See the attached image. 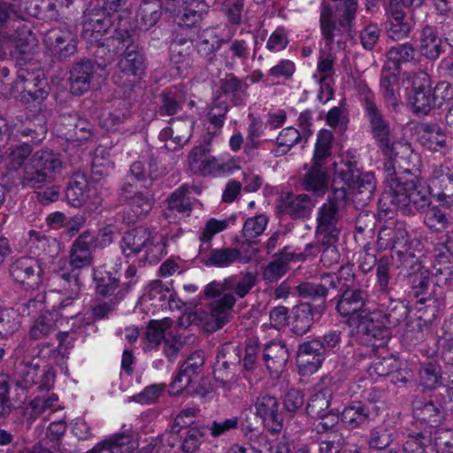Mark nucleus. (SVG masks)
I'll return each mask as SVG.
<instances>
[{"mask_svg": "<svg viewBox=\"0 0 453 453\" xmlns=\"http://www.w3.org/2000/svg\"><path fill=\"white\" fill-rule=\"evenodd\" d=\"M406 105L413 113H430L440 109L451 113L453 102L451 100V86L448 81H440L432 90L430 76L424 72L415 73L411 80V87L406 88Z\"/></svg>", "mask_w": 453, "mask_h": 453, "instance_id": "obj_1", "label": "nucleus"}, {"mask_svg": "<svg viewBox=\"0 0 453 453\" xmlns=\"http://www.w3.org/2000/svg\"><path fill=\"white\" fill-rule=\"evenodd\" d=\"M332 1L334 4L323 2L319 8L320 35L328 47L354 28L358 8V0Z\"/></svg>", "mask_w": 453, "mask_h": 453, "instance_id": "obj_2", "label": "nucleus"}, {"mask_svg": "<svg viewBox=\"0 0 453 453\" xmlns=\"http://www.w3.org/2000/svg\"><path fill=\"white\" fill-rule=\"evenodd\" d=\"M430 184L426 185L418 177L413 185H404L392 190H384L378 203L379 216L392 219L396 211L406 212L411 203L418 211H426L432 203Z\"/></svg>", "mask_w": 453, "mask_h": 453, "instance_id": "obj_3", "label": "nucleus"}, {"mask_svg": "<svg viewBox=\"0 0 453 453\" xmlns=\"http://www.w3.org/2000/svg\"><path fill=\"white\" fill-rule=\"evenodd\" d=\"M385 156L388 157L383 163L385 190L413 185L414 180L418 181V169L411 160L414 156L409 148H404L401 153L395 150L391 155Z\"/></svg>", "mask_w": 453, "mask_h": 453, "instance_id": "obj_4", "label": "nucleus"}, {"mask_svg": "<svg viewBox=\"0 0 453 453\" xmlns=\"http://www.w3.org/2000/svg\"><path fill=\"white\" fill-rule=\"evenodd\" d=\"M134 42V32L130 26L123 24L116 27L112 34L104 38L94 50L95 63L104 70L118 56L126 52Z\"/></svg>", "mask_w": 453, "mask_h": 453, "instance_id": "obj_5", "label": "nucleus"}, {"mask_svg": "<svg viewBox=\"0 0 453 453\" xmlns=\"http://www.w3.org/2000/svg\"><path fill=\"white\" fill-rule=\"evenodd\" d=\"M45 55L52 63L69 59L77 51L78 39L66 26L49 29L43 38Z\"/></svg>", "mask_w": 453, "mask_h": 453, "instance_id": "obj_6", "label": "nucleus"}, {"mask_svg": "<svg viewBox=\"0 0 453 453\" xmlns=\"http://www.w3.org/2000/svg\"><path fill=\"white\" fill-rule=\"evenodd\" d=\"M12 380L22 390H27L38 384V389L48 391L54 384L55 372L50 366L41 370L37 363L21 361L15 365Z\"/></svg>", "mask_w": 453, "mask_h": 453, "instance_id": "obj_7", "label": "nucleus"}, {"mask_svg": "<svg viewBox=\"0 0 453 453\" xmlns=\"http://www.w3.org/2000/svg\"><path fill=\"white\" fill-rule=\"evenodd\" d=\"M23 83L20 100L24 104L33 103L34 106L40 105L49 96L50 87L44 73L41 69L20 67L17 71L16 86Z\"/></svg>", "mask_w": 453, "mask_h": 453, "instance_id": "obj_8", "label": "nucleus"}, {"mask_svg": "<svg viewBox=\"0 0 453 453\" xmlns=\"http://www.w3.org/2000/svg\"><path fill=\"white\" fill-rule=\"evenodd\" d=\"M401 72L397 68L384 65L380 70L379 94L385 110L399 112L403 101L401 97Z\"/></svg>", "mask_w": 453, "mask_h": 453, "instance_id": "obj_9", "label": "nucleus"}, {"mask_svg": "<svg viewBox=\"0 0 453 453\" xmlns=\"http://www.w3.org/2000/svg\"><path fill=\"white\" fill-rule=\"evenodd\" d=\"M357 321L358 333L373 346L381 345L392 336V328L382 316L381 309L360 314Z\"/></svg>", "mask_w": 453, "mask_h": 453, "instance_id": "obj_10", "label": "nucleus"}, {"mask_svg": "<svg viewBox=\"0 0 453 453\" xmlns=\"http://www.w3.org/2000/svg\"><path fill=\"white\" fill-rule=\"evenodd\" d=\"M96 295L104 299L121 301L133 284L129 281L122 285L117 271L109 270L104 265L93 269Z\"/></svg>", "mask_w": 453, "mask_h": 453, "instance_id": "obj_11", "label": "nucleus"}, {"mask_svg": "<svg viewBox=\"0 0 453 453\" xmlns=\"http://www.w3.org/2000/svg\"><path fill=\"white\" fill-rule=\"evenodd\" d=\"M369 302V294L366 289L360 287L340 289L339 294L328 303H334L336 312L342 318H351L365 312V306Z\"/></svg>", "mask_w": 453, "mask_h": 453, "instance_id": "obj_12", "label": "nucleus"}, {"mask_svg": "<svg viewBox=\"0 0 453 453\" xmlns=\"http://www.w3.org/2000/svg\"><path fill=\"white\" fill-rule=\"evenodd\" d=\"M111 26V17L104 11L84 12L81 37L87 42L88 48L95 50L103 37L109 33Z\"/></svg>", "mask_w": 453, "mask_h": 453, "instance_id": "obj_13", "label": "nucleus"}, {"mask_svg": "<svg viewBox=\"0 0 453 453\" xmlns=\"http://www.w3.org/2000/svg\"><path fill=\"white\" fill-rule=\"evenodd\" d=\"M242 362L241 349L232 343L223 344L217 355V360L213 367L215 380L226 384L234 379L237 367Z\"/></svg>", "mask_w": 453, "mask_h": 453, "instance_id": "obj_14", "label": "nucleus"}, {"mask_svg": "<svg viewBox=\"0 0 453 453\" xmlns=\"http://www.w3.org/2000/svg\"><path fill=\"white\" fill-rule=\"evenodd\" d=\"M10 275L14 281L27 288H35L42 281V268L32 257H21L10 265Z\"/></svg>", "mask_w": 453, "mask_h": 453, "instance_id": "obj_15", "label": "nucleus"}, {"mask_svg": "<svg viewBox=\"0 0 453 453\" xmlns=\"http://www.w3.org/2000/svg\"><path fill=\"white\" fill-rule=\"evenodd\" d=\"M256 414L263 419L272 434H279L284 426V414L280 411L278 399L271 395H259L255 402Z\"/></svg>", "mask_w": 453, "mask_h": 453, "instance_id": "obj_16", "label": "nucleus"}, {"mask_svg": "<svg viewBox=\"0 0 453 453\" xmlns=\"http://www.w3.org/2000/svg\"><path fill=\"white\" fill-rule=\"evenodd\" d=\"M320 282H302L296 288L299 296L309 300L303 303L310 304L313 311L319 314V318L325 313L327 304H329L326 302V298L330 288L329 285L326 283V280L322 279V275L320 276Z\"/></svg>", "mask_w": 453, "mask_h": 453, "instance_id": "obj_17", "label": "nucleus"}, {"mask_svg": "<svg viewBox=\"0 0 453 453\" xmlns=\"http://www.w3.org/2000/svg\"><path fill=\"white\" fill-rule=\"evenodd\" d=\"M96 238L87 230L82 232L73 242L69 251V265L74 269L89 267L94 263L92 250Z\"/></svg>", "mask_w": 453, "mask_h": 453, "instance_id": "obj_18", "label": "nucleus"}, {"mask_svg": "<svg viewBox=\"0 0 453 453\" xmlns=\"http://www.w3.org/2000/svg\"><path fill=\"white\" fill-rule=\"evenodd\" d=\"M418 303H424L425 307L419 309V315L415 320H408L407 326L411 330L418 328L422 331L424 327L428 328L438 317L440 311L444 307L443 291L439 289V294L419 298Z\"/></svg>", "mask_w": 453, "mask_h": 453, "instance_id": "obj_19", "label": "nucleus"}, {"mask_svg": "<svg viewBox=\"0 0 453 453\" xmlns=\"http://www.w3.org/2000/svg\"><path fill=\"white\" fill-rule=\"evenodd\" d=\"M118 67L120 73L127 78H132L131 81L136 82L142 79L146 70V58L143 49L138 44L131 45L118 62Z\"/></svg>", "mask_w": 453, "mask_h": 453, "instance_id": "obj_20", "label": "nucleus"}, {"mask_svg": "<svg viewBox=\"0 0 453 453\" xmlns=\"http://www.w3.org/2000/svg\"><path fill=\"white\" fill-rule=\"evenodd\" d=\"M257 254L253 250L250 254L242 255L241 250L235 248H221L211 250L206 256L200 253L201 262L206 266L226 268L234 262L248 263Z\"/></svg>", "mask_w": 453, "mask_h": 453, "instance_id": "obj_21", "label": "nucleus"}, {"mask_svg": "<svg viewBox=\"0 0 453 453\" xmlns=\"http://www.w3.org/2000/svg\"><path fill=\"white\" fill-rule=\"evenodd\" d=\"M210 143L211 138L205 141V144L195 147L188 155L189 168L195 174L211 175L223 169L214 157H207Z\"/></svg>", "mask_w": 453, "mask_h": 453, "instance_id": "obj_22", "label": "nucleus"}, {"mask_svg": "<svg viewBox=\"0 0 453 453\" xmlns=\"http://www.w3.org/2000/svg\"><path fill=\"white\" fill-rule=\"evenodd\" d=\"M173 12L180 27H194L208 13L209 4L204 0H183Z\"/></svg>", "mask_w": 453, "mask_h": 453, "instance_id": "obj_23", "label": "nucleus"}, {"mask_svg": "<svg viewBox=\"0 0 453 453\" xmlns=\"http://www.w3.org/2000/svg\"><path fill=\"white\" fill-rule=\"evenodd\" d=\"M160 110L164 113H177L184 109L186 105L193 111L195 101H188V93L182 86H170L165 88L158 96Z\"/></svg>", "mask_w": 453, "mask_h": 453, "instance_id": "obj_24", "label": "nucleus"}, {"mask_svg": "<svg viewBox=\"0 0 453 453\" xmlns=\"http://www.w3.org/2000/svg\"><path fill=\"white\" fill-rule=\"evenodd\" d=\"M377 245L381 250L390 249L395 254L411 246L408 232L402 226H383L378 233Z\"/></svg>", "mask_w": 453, "mask_h": 453, "instance_id": "obj_25", "label": "nucleus"}, {"mask_svg": "<svg viewBox=\"0 0 453 453\" xmlns=\"http://www.w3.org/2000/svg\"><path fill=\"white\" fill-rule=\"evenodd\" d=\"M371 403L354 401L341 412V420L349 429L358 428L369 423L376 411Z\"/></svg>", "mask_w": 453, "mask_h": 453, "instance_id": "obj_26", "label": "nucleus"}, {"mask_svg": "<svg viewBox=\"0 0 453 453\" xmlns=\"http://www.w3.org/2000/svg\"><path fill=\"white\" fill-rule=\"evenodd\" d=\"M127 203L131 211H124L122 219L126 224L134 225L149 214L153 207L154 199L150 191H135Z\"/></svg>", "mask_w": 453, "mask_h": 453, "instance_id": "obj_27", "label": "nucleus"}, {"mask_svg": "<svg viewBox=\"0 0 453 453\" xmlns=\"http://www.w3.org/2000/svg\"><path fill=\"white\" fill-rule=\"evenodd\" d=\"M94 74V66L89 59H82L76 63L69 74L70 91L73 95L81 96L89 89Z\"/></svg>", "mask_w": 453, "mask_h": 453, "instance_id": "obj_28", "label": "nucleus"}, {"mask_svg": "<svg viewBox=\"0 0 453 453\" xmlns=\"http://www.w3.org/2000/svg\"><path fill=\"white\" fill-rule=\"evenodd\" d=\"M236 303L233 294H225L211 304V319L207 323L208 330L222 328L231 318V311Z\"/></svg>", "mask_w": 453, "mask_h": 453, "instance_id": "obj_29", "label": "nucleus"}, {"mask_svg": "<svg viewBox=\"0 0 453 453\" xmlns=\"http://www.w3.org/2000/svg\"><path fill=\"white\" fill-rule=\"evenodd\" d=\"M322 348L323 346L317 339L300 344L296 357L297 362L307 372H316L325 359Z\"/></svg>", "mask_w": 453, "mask_h": 453, "instance_id": "obj_30", "label": "nucleus"}, {"mask_svg": "<svg viewBox=\"0 0 453 453\" xmlns=\"http://www.w3.org/2000/svg\"><path fill=\"white\" fill-rule=\"evenodd\" d=\"M289 357L286 343L272 342L265 345L263 351V360L272 375L279 376L286 366Z\"/></svg>", "mask_w": 453, "mask_h": 453, "instance_id": "obj_31", "label": "nucleus"}, {"mask_svg": "<svg viewBox=\"0 0 453 453\" xmlns=\"http://www.w3.org/2000/svg\"><path fill=\"white\" fill-rule=\"evenodd\" d=\"M314 203L309 196L301 194L295 196L288 193L281 199L279 205L282 213L290 216L292 219L308 218L312 211Z\"/></svg>", "mask_w": 453, "mask_h": 453, "instance_id": "obj_32", "label": "nucleus"}, {"mask_svg": "<svg viewBox=\"0 0 453 453\" xmlns=\"http://www.w3.org/2000/svg\"><path fill=\"white\" fill-rule=\"evenodd\" d=\"M152 245L151 233L147 227L139 226L126 232L122 238V250L126 257L139 254Z\"/></svg>", "mask_w": 453, "mask_h": 453, "instance_id": "obj_33", "label": "nucleus"}, {"mask_svg": "<svg viewBox=\"0 0 453 453\" xmlns=\"http://www.w3.org/2000/svg\"><path fill=\"white\" fill-rule=\"evenodd\" d=\"M315 317H319V314L313 311L310 304L299 303L294 306L290 312L291 331L298 336H303L311 330Z\"/></svg>", "mask_w": 453, "mask_h": 453, "instance_id": "obj_34", "label": "nucleus"}, {"mask_svg": "<svg viewBox=\"0 0 453 453\" xmlns=\"http://www.w3.org/2000/svg\"><path fill=\"white\" fill-rule=\"evenodd\" d=\"M169 126L160 133L162 140L173 139L176 145L181 147L187 143L191 137L192 122L184 116L172 118Z\"/></svg>", "mask_w": 453, "mask_h": 453, "instance_id": "obj_35", "label": "nucleus"}, {"mask_svg": "<svg viewBox=\"0 0 453 453\" xmlns=\"http://www.w3.org/2000/svg\"><path fill=\"white\" fill-rule=\"evenodd\" d=\"M370 125L372 134L384 155H391L395 147L391 142L392 132L389 122L383 115H371Z\"/></svg>", "mask_w": 453, "mask_h": 453, "instance_id": "obj_36", "label": "nucleus"}, {"mask_svg": "<svg viewBox=\"0 0 453 453\" xmlns=\"http://www.w3.org/2000/svg\"><path fill=\"white\" fill-rule=\"evenodd\" d=\"M414 417L429 424L431 426H438L443 418L442 408L440 404H434L430 399L416 398L412 403Z\"/></svg>", "mask_w": 453, "mask_h": 453, "instance_id": "obj_37", "label": "nucleus"}, {"mask_svg": "<svg viewBox=\"0 0 453 453\" xmlns=\"http://www.w3.org/2000/svg\"><path fill=\"white\" fill-rule=\"evenodd\" d=\"M162 16L160 0H142L136 12V23L141 30H149L159 21Z\"/></svg>", "mask_w": 453, "mask_h": 453, "instance_id": "obj_38", "label": "nucleus"}, {"mask_svg": "<svg viewBox=\"0 0 453 453\" xmlns=\"http://www.w3.org/2000/svg\"><path fill=\"white\" fill-rule=\"evenodd\" d=\"M224 43L228 45L220 51L219 57L221 64L228 69H233L237 61L243 63L249 58L250 47L244 39L225 40Z\"/></svg>", "mask_w": 453, "mask_h": 453, "instance_id": "obj_39", "label": "nucleus"}, {"mask_svg": "<svg viewBox=\"0 0 453 453\" xmlns=\"http://www.w3.org/2000/svg\"><path fill=\"white\" fill-rule=\"evenodd\" d=\"M418 49L422 56L429 60L437 59L441 53V40L435 27L425 26L419 35Z\"/></svg>", "mask_w": 453, "mask_h": 453, "instance_id": "obj_40", "label": "nucleus"}, {"mask_svg": "<svg viewBox=\"0 0 453 453\" xmlns=\"http://www.w3.org/2000/svg\"><path fill=\"white\" fill-rule=\"evenodd\" d=\"M301 131L294 127L284 128L277 137V144L281 152L287 153L294 145H296L303 135L305 140L311 134V129L308 127L307 115H300L299 118Z\"/></svg>", "mask_w": 453, "mask_h": 453, "instance_id": "obj_41", "label": "nucleus"}, {"mask_svg": "<svg viewBox=\"0 0 453 453\" xmlns=\"http://www.w3.org/2000/svg\"><path fill=\"white\" fill-rule=\"evenodd\" d=\"M433 195L445 204L453 197V174L443 173L441 168L434 169L429 179Z\"/></svg>", "mask_w": 453, "mask_h": 453, "instance_id": "obj_42", "label": "nucleus"}, {"mask_svg": "<svg viewBox=\"0 0 453 453\" xmlns=\"http://www.w3.org/2000/svg\"><path fill=\"white\" fill-rule=\"evenodd\" d=\"M194 50L193 42L176 35L170 44V60L177 70L187 68L190 65V56Z\"/></svg>", "mask_w": 453, "mask_h": 453, "instance_id": "obj_43", "label": "nucleus"}, {"mask_svg": "<svg viewBox=\"0 0 453 453\" xmlns=\"http://www.w3.org/2000/svg\"><path fill=\"white\" fill-rule=\"evenodd\" d=\"M352 201L357 209L368 205L374 196L376 179L372 173H365L360 180L351 188Z\"/></svg>", "mask_w": 453, "mask_h": 453, "instance_id": "obj_44", "label": "nucleus"}, {"mask_svg": "<svg viewBox=\"0 0 453 453\" xmlns=\"http://www.w3.org/2000/svg\"><path fill=\"white\" fill-rule=\"evenodd\" d=\"M87 188L88 180L85 173H74L65 190L68 203L73 207L82 206L88 199Z\"/></svg>", "mask_w": 453, "mask_h": 453, "instance_id": "obj_45", "label": "nucleus"}, {"mask_svg": "<svg viewBox=\"0 0 453 453\" xmlns=\"http://www.w3.org/2000/svg\"><path fill=\"white\" fill-rule=\"evenodd\" d=\"M248 88L246 81L234 73L226 74V78L221 81V89L234 105H241L244 103Z\"/></svg>", "mask_w": 453, "mask_h": 453, "instance_id": "obj_46", "label": "nucleus"}, {"mask_svg": "<svg viewBox=\"0 0 453 453\" xmlns=\"http://www.w3.org/2000/svg\"><path fill=\"white\" fill-rule=\"evenodd\" d=\"M293 258L294 254L287 252L284 249L263 269V279L269 283L279 280L288 272V263Z\"/></svg>", "mask_w": 453, "mask_h": 453, "instance_id": "obj_47", "label": "nucleus"}, {"mask_svg": "<svg viewBox=\"0 0 453 453\" xmlns=\"http://www.w3.org/2000/svg\"><path fill=\"white\" fill-rule=\"evenodd\" d=\"M434 276L440 288L442 285H451L453 281V255L449 252H441L436 256L434 265Z\"/></svg>", "mask_w": 453, "mask_h": 453, "instance_id": "obj_48", "label": "nucleus"}, {"mask_svg": "<svg viewBox=\"0 0 453 453\" xmlns=\"http://www.w3.org/2000/svg\"><path fill=\"white\" fill-rule=\"evenodd\" d=\"M382 316L391 328H395L405 321L410 313L408 303L402 299L389 298L387 303H383Z\"/></svg>", "mask_w": 453, "mask_h": 453, "instance_id": "obj_49", "label": "nucleus"}, {"mask_svg": "<svg viewBox=\"0 0 453 453\" xmlns=\"http://www.w3.org/2000/svg\"><path fill=\"white\" fill-rule=\"evenodd\" d=\"M392 258L395 265L401 270L400 273L407 278L425 269L411 246H409L406 250H398V253L392 255Z\"/></svg>", "mask_w": 453, "mask_h": 453, "instance_id": "obj_50", "label": "nucleus"}, {"mask_svg": "<svg viewBox=\"0 0 453 453\" xmlns=\"http://www.w3.org/2000/svg\"><path fill=\"white\" fill-rule=\"evenodd\" d=\"M322 279L326 280V283L331 288H337L339 285L341 286L340 289L357 287L355 284L356 274L354 273V265L350 264L342 265L336 273H322Z\"/></svg>", "mask_w": 453, "mask_h": 453, "instance_id": "obj_51", "label": "nucleus"}, {"mask_svg": "<svg viewBox=\"0 0 453 453\" xmlns=\"http://www.w3.org/2000/svg\"><path fill=\"white\" fill-rule=\"evenodd\" d=\"M416 50L411 42L392 46L387 51V60L384 65L402 71V64L415 58Z\"/></svg>", "mask_w": 453, "mask_h": 453, "instance_id": "obj_52", "label": "nucleus"}, {"mask_svg": "<svg viewBox=\"0 0 453 453\" xmlns=\"http://www.w3.org/2000/svg\"><path fill=\"white\" fill-rule=\"evenodd\" d=\"M321 164H314L305 173L303 185L305 190L324 194L328 182V174L322 169Z\"/></svg>", "mask_w": 453, "mask_h": 453, "instance_id": "obj_53", "label": "nucleus"}, {"mask_svg": "<svg viewBox=\"0 0 453 453\" xmlns=\"http://www.w3.org/2000/svg\"><path fill=\"white\" fill-rule=\"evenodd\" d=\"M332 400V391L329 388H323L310 397L304 411L312 418L321 417L324 412L330 410Z\"/></svg>", "mask_w": 453, "mask_h": 453, "instance_id": "obj_54", "label": "nucleus"}, {"mask_svg": "<svg viewBox=\"0 0 453 453\" xmlns=\"http://www.w3.org/2000/svg\"><path fill=\"white\" fill-rule=\"evenodd\" d=\"M80 275L81 269L73 267L62 268L56 273L60 287L70 294L71 298H75L81 292L82 282Z\"/></svg>", "mask_w": 453, "mask_h": 453, "instance_id": "obj_55", "label": "nucleus"}, {"mask_svg": "<svg viewBox=\"0 0 453 453\" xmlns=\"http://www.w3.org/2000/svg\"><path fill=\"white\" fill-rule=\"evenodd\" d=\"M37 167L41 168L49 176V173L60 172L63 162L59 154L51 150L36 151L30 158Z\"/></svg>", "mask_w": 453, "mask_h": 453, "instance_id": "obj_56", "label": "nucleus"}, {"mask_svg": "<svg viewBox=\"0 0 453 453\" xmlns=\"http://www.w3.org/2000/svg\"><path fill=\"white\" fill-rule=\"evenodd\" d=\"M27 243L30 249H34V252L37 256H49L53 257L55 248L58 244L56 239L50 238L41 232L30 230L28 232Z\"/></svg>", "mask_w": 453, "mask_h": 453, "instance_id": "obj_57", "label": "nucleus"}, {"mask_svg": "<svg viewBox=\"0 0 453 453\" xmlns=\"http://www.w3.org/2000/svg\"><path fill=\"white\" fill-rule=\"evenodd\" d=\"M49 176L30 159L25 165L20 175V184L24 188H41L48 181Z\"/></svg>", "mask_w": 453, "mask_h": 453, "instance_id": "obj_58", "label": "nucleus"}, {"mask_svg": "<svg viewBox=\"0 0 453 453\" xmlns=\"http://www.w3.org/2000/svg\"><path fill=\"white\" fill-rule=\"evenodd\" d=\"M408 283L416 298L427 296L429 294H432V296L439 294V290L434 288L436 285H433L434 288L430 290L429 272L426 269L408 277Z\"/></svg>", "mask_w": 453, "mask_h": 453, "instance_id": "obj_59", "label": "nucleus"}, {"mask_svg": "<svg viewBox=\"0 0 453 453\" xmlns=\"http://www.w3.org/2000/svg\"><path fill=\"white\" fill-rule=\"evenodd\" d=\"M412 25L411 20L405 18L386 19L385 30L388 37L392 41H401L410 36Z\"/></svg>", "mask_w": 453, "mask_h": 453, "instance_id": "obj_60", "label": "nucleus"}, {"mask_svg": "<svg viewBox=\"0 0 453 453\" xmlns=\"http://www.w3.org/2000/svg\"><path fill=\"white\" fill-rule=\"evenodd\" d=\"M445 375L446 373L444 375L441 373L440 365L434 362L425 364L419 371L421 384L429 389L445 382L447 378Z\"/></svg>", "mask_w": 453, "mask_h": 453, "instance_id": "obj_61", "label": "nucleus"}, {"mask_svg": "<svg viewBox=\"0 0 453 453\" xmlns=\"http://www.w3.org/2000/svg\"><path fill=\"white\" fill-rule=\"evenodd\" d=\"M20 317L12 308L0 309V335L9 337L19 331Z\"/></svg>", "mask_w": 453, "mask_h": 453, "instance_id": "obj_62", "label": "nucleus"}, {"mask_svg": "<svg viewBox=\"0 0 453 453\" xmlns=\"http://www.w3.org/2000/svg\"><path fill=\"white\" fill-rule=\"evenodd\" d=\"M304 395L298 389H289L282 398L284 417L294 418L303 411Z\"/></svg>", "mask_w": 453, "mask_h": 453, "instance_id": "obj_63", "label": "nucleus"}, {"mask_svg": "<svg viewBox=\"0 0 453 453\" xmlns=\"http://www.w3.org/2000/svg\"><path fill=\"white\" fill-rule=\"evenodd\" d=\"M57 329L55 319L50 314L39 316L29 330V336L33 340H41L54 333Z\"/></svg>", "mask_w": 453, "mask_h": 453, "instance_id": "obj_64", "label": "nucleus"}]
</instances>
